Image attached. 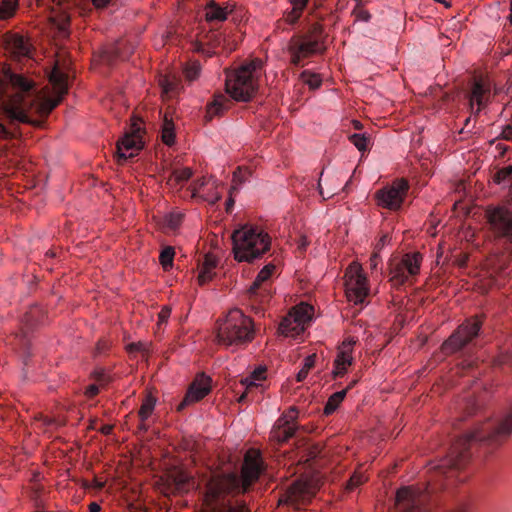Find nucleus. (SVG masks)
<instances>
[{
	"label": "nucleus",
	"instance_id": "obj_37",
	"mask_svg": "<svg viewBox=\"0 0 512 512\" xmlns=\"http://www.w3.org/2000/svg\"><path fill=\"white\" fill-rule=\"evenodd\" d=\"M227 98L224 95H215L212 103L208 105L207 114L210 118L219 115L226 109Z\"/></svg>",
	"mask_w": 512,
	"mask_h": 512
},
{
	"label": "nucleus",
	"instance_id": "obj_12",
	"mask_svg": "<svg viewBox=\"0 0 512 512\" xmlns=\"http://www.w3.org/2000/svg\"><path fill=\"white\" fill-rule=\"evenodd\" d=\"M275 270V265L269 263L265 265L258 273L256 279L248 290V297L251 308L255 313L263 312V305L271 298V289L269 287V279Z\"/></svg>",
	"mask_w": 512,
	"mask_h": 512
},
{
	"label": "nucleus",
	"instance_id": "obj_30",
	"mask_svg": "<svg viewBox=\"0 0 512 512\" xmlns=\"http://www.w3.org/2000/svg\"><path fill=\"white\" fill-rule=\"evenodd\" d=\"M251 176V170L244 167H237L233 172L232 185L230 188V194H236L241 185L244 184Z\"/></svg>",
	"mask_w": 512,
	"mask_h": 512
},
{
	"label": "nucleus",
	"instance_id": "obj_15",
	"mask_svg": "<svg viewBox=\"0 0 512 512\" xmlns=\"http://www.w3.org/2000/svg\"><path fill=\"white\" fill-rule=\"evenodd\" d=\"M143 130L139 123L131 124L130 130L118 140L116 146V156L119 164L127 159L133 158L143 148Z\"/></svg>",
	"mask_w": 512,
	"mask_h": 512
},
{
	"label": "nucleus",
	"instance_id": "obj_21",
	"mask_svg": "<svg viewBox=\"0 0 512 512\" xmlns=\"http://www.w3.org/2000/svg\"><path fill=\"white\" fill-rule=\"evenodd\" d=\"M354 343V340H346L339 348L337 357L334 360L333 374L335 378L342 377L346 373L347 367L352 364V348Z\"/></svg>",
	"mask_w": 512,
	"mask_h": 512
},
{
	"label": "nucleus",
	"instance_id": "obj_16",
	"mask_svg": "<svg viewBox=\"0 0 512 512\" xmlns=\"http://www.w3.org/2000/svg\"><path fill=\"white\" fill-rule=\"evenodd\" d=\"M296 419V408H289V410L280 416L273 425L270 432V438L278 444L289 441L295 435L298 429Z\"/></svg>",
	"mask_w": 512,
	"mask_h": 512
},
{
	"label": "nucleus",
	"instance_id": "obj_62",
	"mask_svg": "<svg viewBox=\"0 0 512 512\" xmlns=\"http://www.w3.org/2000/svg\"><path fill=\"white\" fill-rule=\"evenodd\" d=\"M388 240H389V236H388L387 234H386V235H383V236L380 238L379 242L377 243V245H376V249H377V250L382 249V248L384 247V245L388 242Z\"/></svg>",
	"mask_w": 512,
	"mask_h": 512
},
{
	"label": "nucleus",
	"instance_id": "obj_1",
	"mask_svg": "<svg viewBox=\"0 0 512 512\" xmlns=\"http://www.w3.org/2000/svg\"><path fill=\"white\" fill-rule=\"evenodd\" d=\"M264 469L261 454L249 449L244 456L240 473L211 471L204 491V505L208 512H250L241 498L259 479Z\"/></svg>",
	"mask_w": 512,
	"mask_h": 512
},
{
	"label": "nucleus",
	"instance_id": "obj_23",
	"mask_svg": "<svg viewBox=\"0 0 512 512\" xmlns=\"http://www.w3.org/2000/svg\"><path fill=\"white\" fill-rule=\"evenodd\" d=\"M216 267L217 258L210 253L205 254L198 275V281L200 285H204L213 279L215 276L214 269Z\"/></svg>",
	"mask_w": 512,
	"mask_h": 512
},
{
	"label": "nucleus",
	"instance_id": "obj_8",
	"mask_svg": "<svg viewBox=\"0 0 512 512\" xmlns=\"http://www.w3.org/2000/svg\"><path fill=\"white\" fill-rule=\"evenodd\" d=\"M436 489V484L424 489L414 486L400 488L396 494L397 512H427L426 504Z\"/></svg>",
	"mask_w": 512,
	"mask_h": 512
},
{
	"label": "nucleus",
	"instance_id": "obj_29",
	"mask_svg": "<svg viewBox=\"0 0 512 512\" xmlns=\"http://www.w3.org/2000/svg\"><path fill=\"white\" fill-rule=\"evenodd\" d=\"M193 175V171L191 168L185 167L182 169H174L169 178L167 183L171 186H180L182 187L184 183H186Z\"/></svg>",
	"mask_w": 512,
	"mask_h": 512
},
{
	"label": "nucleus",
	"instance_id": "obj_9",
	"mask_svg": "<svg viewBox=\"0 0 512 512\" xmlns=\"http://www.w3.org/2000/svg\"><path fill=\"white\" fill-rule=\"evenodd\" d=\"M320 486L321 481L318 478L298 479L289 486L280 502L301 509L316 495Z\"/></svg>",
	"mask_w": 512,
	"mask_h": 512
},
{
	"label": "nucleus",
	"instance_id": "obj_56",
	"mask_svg": "<svg viewBox=\"0 0 512 512\" xmlns=\"http://www.w3.org/2000/svg\"><path fill=\"white\" fill-rule=\"evenodd\" d=\"M379 263H380V256H379L378 252H374L369 259L370 268L372 270H376L378 268Z\"/></svg>",
	"mask_w": 512,
	"mask_h": 512
},
{
	"label": "nucleus",
	"instance_id": "obj_61",
	"mask_svg": "<svg viewBox=\"0 0 512 512\" xmlns=\"http://www.w3.org/2000/svg\"><path fill=\"white\" fill-rule=\"evenodd\" d=\"M109 53L112 54V56L108 57L109 61H111L112 58H121L122 57L118 46L114 47Z\"/></svg>",
	"mask_w": 512,
	"mask_h": 512
},
{
	"label": "nucleus",
	"instance_id": "obj_45",
	"mask_svg": "<svg viewBox=\"0 0 512 512\" xmlns=\"http://www.w3.org/2000/svg\"><path fill=\"white\" fill-rule=\"evenodd\" d=\"M315 362H316L315 354L309 355L308 357H306L304 359V364H303L302 368L300 369V371L296 375L297 382H302L306 379L310 369L314 367Z\"/></svg>",
	"mask_w": 512,
	"mask_h": 512
},
{
	"label": "nucleus",
	"instance_id": "obj_33",
	"mask_svg": "<svg viewBox=\"0 0 512 512\" xmlns=\"http://www.w3.org/2000/svg\"><path fill=\"white\" fill-rule=\"evenodd\" d=\"M174 130L175 127L172 119H169L168 115L165 114L162 123L161 138L162 141L168 146L173 145L175 142Z\"/></svg>",
	"mask_w": 512,
	"mask_h": 512
},
{
	"label": "nucleus",
	"instance_id": "obj_32",
	"mask_svg": "<svg viewBox=\"0 0 512 512\" xmlns=\"http://www.w3.org/2000/svg\"><path fill=\"white\" fill-rule=\"evenodd\" d=\"M52 25L57 30L59 36L66 37L69 34L70 18L66 13H58L51 17Z\"/></svg>",
	"mask_w": 512,
	"mask_h": 512
},
{
	"label": "nucleus",
	"instance_id": "obj_48",
	"mask_svg": "<svg viewBox=\"0 0 512 512\" xmlns=\"http://www.w3.org/2000/svg\"><path fill=\"white\" fill-rule=\"evenodd\" d=\"M478 404L474 395H468L460 405V408L463 409L466 415H472L478 409Z\"/></svg>",
	"mask_w": 512,
	"mask_h": 512
},
{
	"label": "nucleus",
	"instance_id": "obj_31",
	"mask_svg": "<svg viewBox=\"0 0 512 512\" xmlns=\"http://www.w3.org/2000/svg\"><path fill=\"white\" fill-rule=\"evenodd\" d=\"M160 86L162 89V94L167 97H173L179 94L181 87L178 80L173 77L165 76L160 80Z\"/></svg>",
	"mask_w": 512,
	"mask_h": 512
},
{
	"label": "nucleus",
	"instance_id": "obj_50",
	"mask_svg": "<svg viewBox=\"0 0 512 512\" xmlns=\"http://www.w3.org/2000/svg\"><path fill=\"white\" fill-rule=\"evenodd\" d=\"M302 79L311 89H317L321 85V79L316 74H311L308 71L302 73Z\"/></svg>",
	"mask_w": 512,
	"mask_h": 512
},
{
	"label": "nucleus",
	"instance_id": "obj_44",
	"mask_svg": "<svg viewBox=\"0 0 512 512\" xmlns=\"http://www.w3.org/2000/svg\"><path fill=\"white\" fill-rule=\"evenodd\" d=\"M175 251L174 248L171 246L165 247L159 256L160 263L164 270H169L173 266V259H174Z\"/></svg>",
	"mask_w": 512,
	"mask_h": 512
},
{
	"label": "nucleus",
	"instance_id": "obj_35",
	"mask_svg": "<svg viewBox=\"0 0 512 512\" xmlns=\"http://www.w3.org/2000/svg\"><path fill=\"white\" fill-rule=\"evenodd\" d=\"M347 390H341L333 393L327 400L324 407V414L331 415L336 411L340 403L344 400Z\"/></svg>",
	"mask_w": 512,
	"mask_h": 512
},
{
	"label": "nucleus",
	"instance_id": "obj_4",
	"mask_svg": "<svg viewBox=\"0 0 512 512\" xmlns=\"http://www.w3.org/2000/svg\"><path fill=\"white\" fill-rule=\"evenodd\" d=\"M234 258L251 263L270 250L271 238L260 227L245 224L232 234Z\"/></svg>",
	"mask_w": 512,
	"mask_h": 512
},
{
	"label": "nucleus",
	"instance_id": "obj_43",
	"mask_svg": "<svg viewBox=\"0 0 512 512\" xmlns=\"http://www.w3.org/2000/svg\"><path fill=\"white\" fill-rule=\"evenodd\" d=\"M190 482H192V477L183 471H179L173 476V483L177 491L187 490Z\"/></svg>",
	"mask_w": 512,
	"mask_h": 512
},
{
	"label": "nucleus",
	"instance_id": "obj_57",
	"mask_svg": "<svg viewBox=\"0 0 512 512\" xmlns=\"http://www.w3.org/2000/svg\"><path fill=\"white\" fill-rule=\"evenodd\" d=\"M475 364H476V362L474 360H470V359H463L459 363V365L461 366V370H463V371L472 369Z\"/></svg>",
	"mask_w": 512,
	"mask_h": 512
},
{
	"label": "nucleus",
	"instance_id": "obj_27",
	"mask_svg": "<svg viewBox=\"0 0 512 512\" xmlns=\"http://www.w3.org/2000/svg\"><path fill=\"white\" fill-rule=\"evenodd\" d=\"M279 332L286 337H297L304 332L302 324L297 323L293 317L285 316L279 324Z\"/></svg>",
	"mask_w": 512,
	"mask_h": 512
},
{
	"label": "nucleus",
	"instance_id": "obj_36",
	"mask_svg": "<svg viewBox=\"0 0 512 512\" xmlns=\"http://www.w3.org/2000/svg\"><path fill=\"white\" fill-rule=\"evenodd\" d=\"M349 140L360 152H365L370 148L371 138L366 133L351 134Z\"/></svg>",
	"mask_w": 512,
	"mask_h": 512
},
{
	"label": "nucleus",
	"instance_id": "obj_40",
	"mask_svg": "<svg viewBox=\"0 0 512 512\" xmlns=\"http://www.w3.org/2000/svg\"><path fill=\"white\" fill-rule=\"evenodd\" d=\"M492 363L499 367L503 365L512 366V346L502 348L498 355L493 358Z\"/></svg>",
	"mask_w": 512,
	"mask_h": 512
},
{
	"label": "nucleus",
	"instance_id": "obj_13",
	"mask_svg": "<svg viewBox=\"0 0 512 512\" xmlns=\"http://www.w3.org/2000/svg\"><path fill=\"white\" fill-rule=\"evenodd\" d=\"M422 255L418 252L407 253L400 260L390 264V281L394 286L405 284L409 276H416L420 271Z\"/></svg>",
	"mask_w": 512,
	"mask_h": 512
},
{
	"label": "nucleus",
	"instance_id": "obj_7",
	"mask_svg": "<svg viewBox=\"0 0 512 512\" xmlns=\"http://www.w3.org/2000/svg\"><path fill=\"white\" fill-rule=\"evenodd\" d=\"M486 217L496 242L512 255V210L503 206L488 208Z\"/></svg>",
	"mask_w": 512,
	"mask_h": 512
},
{
	"label": "nucleus",
	"instance_id": "obj_10",
	"mask_svg": "<svg viewBox=\"0 0 512 512\" xmlns=\"http://www.w3.org/2000/svg\"><path fill=\"white\" fill-rule=\"evenodd\" d=\"M482 323L479 316H473L464 321L442 344L443 353L452 354L464 348L479 335Z\"/></svg>",
	"mask_w": 512,
	"mask_h": 512
},
{
	"label": "nucleus",
	"instance_id": "obj_49",
	"mask_svg": "<svg viewBox=\"0 0 512 512\" xmlns=\"http://www.w3.org/2000/svg\"><path fill=\"white\" fill-rule=\"evenodd\" d=\"M40 310L38 308H32L29 312H27L24 316V324H23V332L26 333V330H31L35 325L36 318Z\"/></svg>",
	"mask_w": 512,
	"mask_h": 512
},
{
	"label": "nucleus",
	"instance_id": "obj_47",
	"mask_svg": "<svg viewBox=\"0 0 512 512\" xmlns=\"http://www.w3.org/2000/svg\"><path fill=\"white\" fill-rule=\"evenodd\" d=\"M183 213L179 211L171 212L165 217V223L170 229H177L183 221Z\"/></svg>",
	"mask_w": 512,
	"mask_h": 512
},
{
	"label": "nucleus",
	"instance_id": "obj_14",
	"mask_svg": "<svg viewBox=\"0 0 512 512\" xmlns=\"http://www.w3.org/2000/svg\"><path fill=\"white\" fill-rule=\"evenodd\" d=\"M409 183L398 179L392 185L386 186L375 193L377 205L392 211L399 210L407 196Z\"/></svg>",
	"mask_w": 512,
	"mask_h": 512
},
{
	"label": "nucleus",
	"instance_id": "obj_60",
	"mask_svg": "<svg viewBox=\"0 0 512 512\" xmlns=\"http://www.w3.org/2000/svg\"><path fill=\"white\" fill-rule=\"evenodd\" d=\"M233 195H234V194H232V195H231V194L229 193V198H228V200L226 201V212H227V213H231V212H232V209H233V206H234V203H235L234 198H233Z\"/></svg>",
	"mask_w": 512,
	"mask_h": 512
},
{
	"label": "nucleus",
	"instance_id": "obj_54",
	"mask_svg": "<svg viewBox=\"0 0 512 512\" xmlns=\"http://www.w3.org/2000/svg\"><path fill=\"white\" fill-rule=\"evenodd\" d=\"M99 393V387L96 384H90L85 389V395L88 398H93Z\"/></svg>",
	"mask_w": 512,
	"mask_h": 512
},
{
	"label": "nucleus",
	"instance_id": "obj_5",
	"mask_svg": "<svg viewBox=\"0 0 512 512\" xmlns=\"http://www.w3.org/2000/svg\"><path fill=\"white\" fill-rule=\"evenodd\" d=\"M262 61L252 60L239 67L237 70L226 74V91L237 101H249L258 89L257 79Z\"/></svg>",
	"mask_w": 512,
	"mask_h": 512
},
{
	"label": "nucleus",
	"instance_id": "obj_52",
	"mask_svg": "<svg viewBox=\"0 0 512 512\" xmlns=\"http://www.w3.org/2000/svg\"><path fill=\"white\" fill-rule=\"evenodd\" d=\"M206 185V180L205 178H201V179H198L196 181H194L191 185V191H192V196H196L198 191Z\"/></svg>",
	"mask_w": 512,
	"mask_h": 512
},
{
	"label": "nucleus",
	"instance_id": "obj_22",
	"mask_svg": "<svg viewBox=\"0 0 512 512\" xmlns=\"http://www.w3.org/2000/svg\"><path fill=\"white\" fill-rule=\"evenodd\" d=\"M266 369L263 367H259L255 369L250 376L245 377L241 380V385L245 388V391L239 396L238 402L244 403L248 401L249 394L252 392L254 388H258L260 386V382L265 379Z\"/></svg>",
	"mask_w": 512,
	"mask_h": 512
},
{
	"label": "nucleus",
	"instance_id": "obj_39",
	"mask_svg": "<svg viewBox=\"0 0 512 512\" xmlns=\"http://www.w3.org/2000/svg\"><path fill=\"white\" fill-rule=\"evenodd\" d=\"M17 2L14 0L0 1V20H7L14 16L17 9Z\"/></svg>",
	"mask_w": 512,
	"mask_h": 512
},
{
	"label": "nucleus",
	"instance_id": "obj_19",
	"mask_svg": "<svg viewBox=\"0 0 512 512\" xmlns=\"http://www.w3.org/2000/svg\"><path fill=\"white\" fill-rule=\"evenodd\" d=\"M234 11V5L226 2L219 4L214 0H209L204 7V19L214 27L228 19V16Z\"/></svg>",
	"mask_w": 512,
	"mask_h": 512
},
{
	"label": "nucleus",
	"instance_id": "obj_25",
	"mask_svg": "<svg viewBox=\"0 0 512 512\" xmlns=\"http://www.w3.org/2000/svg\"><path fill=\"white\" fill-rule=\"evenodd\" d=\"M289 1L292 5V9L285 14L283 19L278 21L279 28L281 27L282 23L289 24V25H294L295 23H297V21L299 20V18L302 15L303 10L305 9V7L308 3V0H289Z\"/></svg>",
	"mask_w": 512,
	"mask_h": 512
},
{
	"label": "nucleus",
	"instance_id": "obj_63",
	"mask_svg": "<svg viewBox=\"0 0 512 512\" xmlns=\"http://www.w3.org/2000/svg\"><path fill=\"white\" fill-rule=\"evenodd\" d=\"M307 245H308V241H307L306 237L302 236L298 243V249L303 252L306 250Z\"/></svg>",
	"mask_w": 512,
	"mask_h": 512
},
{
	"label": "nucleus",
	"instance_id": "obj_42",
	"mask_svg": "<svg viewBox=\"0 0 512 512\" xmlns=\"http://www.w3.org/2000/svg\"><path fill=\"white\" fill-rule=\"evenodd\" d=\"M200 71H201L200 63L197 61H192L185 65L183 74L187 81L192 82L199 77Z\"/></svg>",
	"mask_w": 512,
	"mask_h": 512
},
{
	"label": "nucleus",
	"instance_id": "obj_2",
	"mask_svg": "<svg viewBox=\"0 0 512 512\" xmlns=\"http://www.w3.org/2000/svg\"><path fill=\"white\" fill-rule=\"evenodd\" d=\"M512 435V407L502 411L495 419L475 424L473 429L459 437L450 447L448 454L435 466V476L454 478L466 467L471 458V448L479 444L491 453Z\"/></svg>",
	"mask_w": 512,
	"mask_h": 512
},
{
	"label": "nucleus",
	"instance_id": "obj_46",
	"mask_svg": "<svg viewBox=\"0 0 512 512\" xmlns=\"http://www.w3.org/2000/svg\"><path fill=\"white\" fill-rule=\"evenodd\" d=\"M366 480L367 478L362 473L354 472L350 479L347 481L344 491L351 492L358 486L365 483Z\"/></svg>",
	"mask_w": 512,
	"mask_h": 512
},
{
	"label": "nucleus",
	"instance_id": "obj_24",
	"mask_svg": "<svg viewBox=\"0 0 512 512\" xmlns=\"http://www.w3.org/2000/svg\"><path fill=\"white\" fill-rule=\"evenodd\" d=\"M489 93V85H486L482 80H475L470 94V105L473 106L474 102H476L478 105L477 112H479L481 107L485 105V97Z\"/></svg>",
	"mask_w": 512,
	"mask_h": 512
},
{
	"label": "nucleus",
	"instance_id": "obj_17",
	"mask_svg": "<svg viewBox=\"0 0 512 512\" xmlns=\"http://www.w3.org/2000/svg\"><path fill=\"white\" fill-rule=\"evenodd\" d=\"M289 51L292 63L298 66L304 58L320 51V43L318 39L307 35L295 36L291 39Z\"/></svg>",
	"mask_w": 512,
	"mask_h": 512
},
{
	"label": "nucleus",
	"instance_id": "obj_51",
	"mask_svg": "<svg viewBox=\"0 0 512 512\" xmlns=\"http://www.w3.org/2000/svg\"><path fill=\"white\" fill-rule=\"evenodd\" d=\"M352 14L355 16L357 21L368 22L371 18L370 13L364 10L359 4L354 8Z\"/></svg>",
	"mask_w": 512,
	"mask_h": 512
},
{
	"label": "nucleus",
	"instance_id": "obj_20",
	"mask_svg": "<svg viewBox=\"0 0 512 512\" xmlns=\"http://www.w3.org/2000/svg\"><path fill=\"white\" fill-rule=\"evenodd\" d=\"M222 43V35L214 27L207 33H205L201 39L197 40L194 44V50L203 53L207 56H211L215 53V49L218 48Z\"/></svg>",
	"mask_w": 512,
	"mask_h": 512
},
{
	"label": "nucleus",
	"instance_id": "obj_6",
	"mask_svg": "<svg viewBox=\"0 0 512 512\" xmlns=\"http://www.w3.org/2000/svg\"><path fill=\"white\" fill-rule=\"evenodd\" d=\"M218 342L226 346H237L248 343L254 338V328L251 318L244 315L240 309H232L226 319L219 325Z\"/></svg>",
	"mask_w": 512,
	"mask_h": 512
},
{
	"label": "nucleus",
	"instance_id": "obj_59",
	"mask_svg": "<svg viewBox=\"0 0 512 512\" xmlns=\"http://www.w3.org/2000/svg\"><path fill=\"white\" fill-rule=\"evenodd\" d=\"M111 1L112 0H92L93 5L98 9L107 7L111 3Z\"/></svg>",
	"mask_w": 512,
	"mask_h": 512
},
{
	"label": "nucleus",
	"instance_id": "obj_41",
	"mask_svg": "<svg viewBox=\"0 0 512 512\" xmlns=\"http://www.w3.org/2000/svg\"><path fill=\"white\" fill-rule=\"evenodd\" d=\"M156 400L152 396H146L138 412L141 422H145L152 414Z\"/></svg>",
	"mask_w": 512,
	"mask_h": 512
},
{
	"label": "nucleus",
	"instance_id": "obj_55",
	"mask_svg": "<svg viewBox=\"0 0 512 512\" xmlns=\"http://www.w3.org/2000/svg\"><path fill=\"white\" fill-rule=\"evenodd\" d=\"M14 138V133L8 130L1 122H0V139L9 140Z\"/></svg>",
	"mask_w": 512,
	"mask_h": 512
},
{
	"label": "nucleus",
	"instance_id": "obj_38",
	"mask_svg": "<svg viewBox=\"0 0 512 512\" xmlns=\"http://www.w3.org/2000/svg\"><path fill=\"white\" fill-rule=\"evenodd\" d=\"M311 14L318 21H316V22H314V23H312L310 25V28H309L308 33L306 35L311 37V38L318 39V42L320 43V38H321V35H322V32H323V27H322V25H321V23L319 21L324 19V15L322 13L318 12L317 10H314Z\"/></svg>",
	"mask_w": 512,
	"mask_h": 512
},
{
	"label": "nucleus",
	"instance_id": "obj_3",
	"mask_svg": "<svg viewBox=\"0 0 512 512\" xmlns=\"http://www.w3.org/2000/svg\"><path fill=\"white\" fill-rule=\"evenodd\" d=\"M5 82L14 91L7 113L12 120L35 124L29 113L35 111L41 116H47L56 108L64 94L67 93V76L58 68H54L49 76L56 98H45L37 89L36 83L22 73L8 67L3 70Z\"/></svg>",
	"mask_w": 512,
	"mask_h": 512
},
{
	"label": "nucleus",
	"instance_id": "obj_28",
	"mask_svg": "<svg viewBox=\"0 0 512 512\" xmlns=\"http://www.w3.org/2000/svg\"><path fill=\"white\" fill-rule=\"evenodd\" d=\"M8 43L15 54L24 57H29L31 55L32 47L28 40L22 35H12Z\"/></svg>",
	"mask_w": 512,
	"mask_h": 512
},
{
	"label": "nucleus",
	"instance_id": "obj_34",
	"mask_svg": "<svg viewBox=\"0 0 512 512\" xmlns=\"http://www.w3.org/2000/svg\"><path fill=\"white\" fill-rule=\"evenodd\" d=\"M493 180L496 184L509 186L510 197L512 200V165H508L499 169L493 176Z\"/></svg>",
	"mask_w": 512,
	"mask_h": 512
},
{
	"label": "nucleus",
	"instance_id": "obj_18",
	"mask_svg": "<svg viewBox=\"0 0 512 512\" xmlns=\"http://www.w3.org/2000/svg\"><path fill=\"white\" fill-rule=\"evenodd\" d=\"M211 390V379L204 374L196 377L190 385L185 398L179 404L178 410L184 409L186 405L202 400Z\"/></svg>",
	"mask_w": 512,
	"mask_h": 512
},
{
	"label": "nucleus",
	"instance_id": "obj_11",
	"mask_svg": "<svg viewBox=\"0 0 512 512\" xmlns=\"http://www.w3.org/2000/svg\"><path fill=\"white\" fill-rule=\"evenodd\" d=\"M345 293L354 304H363L369 295L368 280L359 263H351L345 271Z\"/></svg>",
	"mask_w": 512,
	"mask_h": 512
},
{
	"label": "nucleus",
	"instance_id": "obj_26",
	"mask_svg": "<svg viewBox=\"0 0 512 512\" xmlns=\"http://www.w3.org/2000/svg\"><path fill=\"white\" fill-rule=\"evenodd\" d=\"M313 307L306 303H301L291 309L288 313L289 317H293V319L297 320V323L302 324V327L305 329V326L311 321L313 315Z\"/></svg>",
	"mask_w": 512,
	"mask_h": 512
},
{
	"label": "nucleus",
	"instance_id": "obj_58",
	"mask_svg": "<svg viewBox=\"0 0 512 512\" xmlns=\"http://www.w3.org/2000/svg\"><path fill=\"white\" fill-rule=\"evenodd\" d=\"M501 137L505 140L512 141V127L506 126L501 133Z\"/></svg>",
	"mask_w": 512,
	"mask_h": 512
},
{
	"label": "nucleus",
	"instance_id": "obj_64",
	"mask_svg": "<svg viewBox=\"0 0 512 512\" xmlns=\"http://www.w3.org/2000/svg\"><path fill=\"white\" fill-rule=\"evenodd\" d=\"M100 510H101V507L96 502H92L89 505V512H100Z\"/></svg>",
	"mask_w": 512,
	"mask_h": 512
},
{
	"label": "nucleus",
	"instance_id": "obj_53",
	"mask_svg": "<svg viewBox=\"0 0 512 512\" xmlns=\"http://www.w3.org/2000/svg\"><path fill=\"white\" fill-rule=\"evenodd\" d=\"M170 314L171 309L168 306H164L158 314L159 324L167 322Z\"/></svg>",
	"mask_w": 512,
	"mask_h": 512
}]
</instances>
